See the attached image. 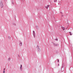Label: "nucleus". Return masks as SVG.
Here are the masks:
<instances>
[{"label":"nucleus","instance_id":"nucleus-7","mask_svg":"<svg viewBox=\"0 0 73 73\" xmlns=\"http://www.w3.org/2000/svg\"><path fill=\"white\" fill-rule=\"evenodd\" d=\"M11 58L10 57H9V58L8 59V61H10Z\"/></svg>","mask_w":73,"mask_h":73},{"label":"nucleus","instance_id":"nucleus-24","mask_svg":"<svg viewBox=\"0 0 73 73\" xmlns=\"http://www.w3.org/2000/svg\"><path fill=\"white\" fill-rule=\"evenodd\" d=\"M60 66V64H58V66Z\"/></svg>","mask_w":73,"mask_h":73},{"label":"nucleus","instance_id":"nucleus-6","mask_svg":"<svg viewBox=\"0 0 73 73\" xmlns=\"http://www.w3.org/2000/svg\"><path fill=\"white\" fill-rule=\"evenodd\" d=\"M49 5H47V6H45V7L46 8H47V9H48V7H49Z\"/></svg>","mask_w":73,"mask_h":73},{"label":"nucleus","instance_id":"nucleus-17","mask_svg":"<svg viewBox=\"0 0 73 73\" xmlns=\"http://www.w3.org/2000/svg\"><path fill=\"white\" fill-rule=\"evenodd\" d=\"M12 4L13 5L14 3H13V1H12Z\"/></svg>","mask_w":73,"mask_h":73},{"label":"nucleus","instance_id":"nucleus-12","mask_svg":"<svg viewBox=\"0 0 73 73\" xmlns=\"http://www.w3.org/2000/svg\"><path fill=\"white\" fill-rule=\"evenodd\" d=\"M8 38L9 39H11V37L9 36L8 37Z\"/></svg>","mask_w":73,"mask_h":73},{"label":"nucleus","instance_id":"nucleus-26","mask_svg":"<svg viewBox=\"0 0 73 73\" xmlns=\"http://www.w3.org/2000/svg\"><path fill=\"white\" fill-rule=\"evenodd\" d=\"M62 17L63 16V15H62Z\"/></svg>","mask_w":73,"mask_h":73},{"label":"nucleus","instance_id":"nucleus-8","mask_svg":"<svg viewBox=\"0 0 73 73\" xmlns=\"http://www.w3.org/2000/svg\"><path fill=\"white\" fill-rule=\"evenodd\" d=\"M36 28L37 29H38V26H36Z\"/></svg>","mask_w":73,"mask_h":73},{"label":"nucleus","instance_id":"nucleus-27","mask_svg":"<svg viewBox=\"0 0 73 73\" xmlns=\"http://www.w3.org/2000/svg\"><path fill=\"white\" fill-rule=\"evenodd\" d=\"M58 5H59V3H58Z\"/></svg>","mask_w":73,"mask_h":73},{"label":"nucleus","instance_id":"nucleus-14","mask_svg":"<svg viewBox=\"0 0 73 73\" xmlns=\"http://www.w3.org/2000/svg\"><path fill=\"white\" fill-rule=\"evenodd\" d=\"M38 52H40V48H38Z\"/></svg>","mask_w":73,"mask_h":73},{"label":"nucleus","instance_id":"nucleus-3","mask_svg":"<svg viewBox=\"0 0 73 73\" xmlns=\"http://www.w3.org/2000/svg\"><path fill=\"white\" fill-rule=\"evenodd\" d=\"M19 44L20 46H22L23 45V43L21 41H19Z\"/></svg>","mask_w":73,"mask_h":73},{"label":"nucleus","instance_id":"nucleus-18","mask_svg":"<svg viewBox=\"0 0 73 73\" xmlns=\"http://www.w3.org/2000/svg\"><path fill=\"white\" fill-rule=\"evenodd\" d=\"M3 73H5V70H3Z\"/></svg>","mask_w":73,"mask_h":73},{"label":"nucleus","instance_id":"nucleus-10","mask_svg":"<svg viewBox=\"0 0 73 73\" xmlns=\"http://www.w3.org/2000/svg\"><path fill=\"white\" fill-rule=\"evenodd\" d=\"M69 33L70 34V36H72V33H71V32H69Z\"/></svg>","mask_w":73,"mask_h":73},{"label":"nucleus","instance_id":"nucleus-2","mask_svg":"<svg viewBox=\"0 0 73 73\" xmlns=\"http://www.w3.org/2000/svg\"><path fill=\"white\" fill-rule=\"evenodd\" d=\"M33 35L34 37L35 38L36 37V35H35V32L34 31H33Z\"/></svg>","mask_w":73,"mask_h":73},{"label":"nucleus","instance_id":"nucleus-13","mask_svg":"<svg viewBox=\"0 0 73 73\" xmlns=\"http://www.w3.org/2000/svg\"><path fill=\"white\" fill-rule=\"evenodd\" d=\"M37 48L38 49L39 48V47H38V46H37Z\"/></svg>","mask_w":73,"mask_h":73},{"label":"nucleus","instance_id":"nucleus-15","mask_svg":"<svg viewBox=\"0 0 73 73\" xmlns=\"http://www.w3.org/2000/svg\"><path fill=\"white\" fill-rule=\"evenodd\" d=\"M55 40H56V41H57L58 40V39L56 38L55 39Z\"/></svg>","mask_w":73,"mask_h":73},{"label":"nucleus","instance_id":"nucleus-21","mask_svg":"<svg viewBox=\"0 0 73 73\" xmlns=\"http://www.w3.org/2000/svg\"><path fill=\"white\" fill-rule=\"evenodd\" d=\"M4 1H7V0H4Z\"/></svg>","mask_w":73,"mask_h":73},{"label":"nucleus","instance_id":"nucleus-4","mask_svg":"<svg viewBox=\"0 0 73 73\" xmlns=\"http://www.w3.org/2000/svg\"><path fill=\"white\" fill-rule=\"evenodd\" d=\"M53 44H54V46H58V45H59L58 44H56L55 43H54Z\"/></svg>","mask_w":73,"mask_h":73},{"label":"nucleus","instance_id":"nucleus-23","mask_svg":"<svg viewBox=\"0 0 73 73\" xmlns=\"http://www.w3.org/2000/svg\"><path fill=\"white\" fill-rule=\"evenodd\" d=\"M5 68H4V70H5Z\"/></svg>","mask_w":73,"mask_h":73},{"label":"nucleus","instance_id":"nucleus-20","mask_svg":"<svg viewBox=\"0 0 73 73\" xmlns=\"http://www.w3.org/2000/svg\"><path fill=\"white\" fill-rule=\"evenodd\" d=\"M61 13H62V12H61Z\"/></svg>","mask_w":73,"mask_h":73},{"label":"nucleus","instance_id":"nucleus-19","mask_svg":"<svg viewBox=\"0 0 73 73\" xmlns=\"http://www.w3.org/2000/svg\"><path fill=\"white\" fill-rule=\"evenodd\" d=\"M58 62H59V60L58 59Z\"/></svg>","mask_w":73,"mask_h":73},{"label":"nucleus","instance_id":"nucleus-1","mask_svg":"<svg viewBox=\"0 0 73 73\" xmlns=\"http://www.w3.org/2000/svg\"><path fill=\"white\" fill-rule=\"evenodd\" d=\"M4 5L2 3V0H0V7H1V8H3Z\"/></svg>","mask_w":73,"mask_h":73},{"label":"nucleus","instance_id":"nucleus-25","mask_svg":"<svg viewBox=\"0 0 73 73\" xmlns=\"http://www.w3.org/2000/svg\"><path fill=\"white\" fill-rule=\"evenodd\" d=\"M23 1H24V0H22Z\"/></svg>","mask_w":73,"mask_h":73},{"label":"nucleus","instance_id":"nucleus-22","mask_svg":"<svg viewBox=\"0 0 73 73\" xmlns=\"http://www.w3.org/2000/svg\"><path fill=\"white\" fill-rule=\"evenodd\" d=\"M18 57H20V55H18Z\"/></svg>","mask_w":73,"mask_h":73},{"label":"nucleus","instance_id":"nucleus-11","mask_svg":"<svg viewBox=\"0 0 73 73\" xmlns=\"http://www.w3.org/2000/svg\"><path fill=\"white\" fill-rule=\"evenodd\" d=\"M13 24L14 25H16V24H15V23H13Z\"/></svg>","mask_w":73,"mask_h":73},{"label":"nucleus","instance_id":"nucleus-5","mask_svg":"<svg viewBox=\"0 0 73 73\" xmlns=\"http://www.w3.org/2000/svg\"><path fill=\"white\" fill-rule=\"evenodd\" d=\"M23 68L22 67V65H21V66L20 67V69L21 70V71H22V69Z\"/></svg>","mask_w":73,"mask_h":73},{"label":"nucleus","instance_id":"nucleus-9","mask_svg":"<svg viewBox=\"0 0 73 73\" xmlns=\"http://www.w3.org/2000/svg\"><path fill=\"white\" fill-rule=\"evenodd\" d=\"M62 28L63 30H64L65 29V27H62Z\"/></svg>","mask_w":73,"mask_h":73},{"label":"nucleus","instance_id":"nucleus-16","mask_svg":"<svg viewBox=\"0 0 73 73\" xmlns=\"http://www.w3.org/2000/svg\"><path fill=\"white\" fill-rule=\"evenodd\" d=\"M57 1V0H54V2H56Z\"/></svg>","mask_w":73,"mask_h":73}]
</instances>
